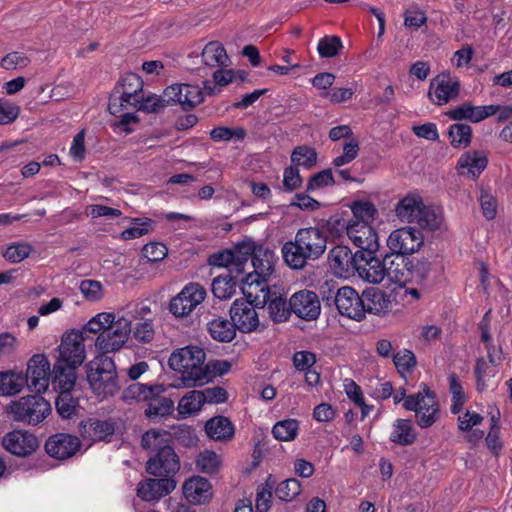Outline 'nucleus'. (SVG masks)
Here are the masks:
<instances>
[{
	"label": "nucleus",
	"instance_id": "obj_1",
	"mask_svg": "<svg viewBox=\"0 0 512 512\" xmlns=\"http://www.w3.org/2000/svg\"><path fill=\"white\" fill-rule=\"evenodd\" d=\"M75 333H65L58 347V356L51 370L50 380L55 391L73 390L77 368L85 360V345Z\"/></svg>",
	"mask_w": 512,
	"mask_h": 512
},
{
	"label": "nucleus",
	"instance_id": "obj_2",
	"mask_svg": "<svg viewBox=\"0 0 512 512\" xmlns=\"http://www.w3.org/2000/svg\"><path fill=\"white\" fill-rule=\"evenodd\" d=\"M326 248V234L319 227H307L299 229L293 240L285 242L281 253L291 269L302 270L309 262L318 260Z\"/></svg>",
	"mask_w": 512,
	"mask_h": 512
},
{
	"label": "nucleus",
	"instance_id": "obj_3",
	"mask_svg": "<svg viewBox=\"0 0 512 512\" xmlns=\"http://www.w3.org/2000/svg\"><path fill=\"white\" fill-rule=\"evenodd\" d=\"M170 442V435L166 431L149 430L143 434L142 447L155 451V455L146 463L149 474L173 478L179 471L180 460Z\"/></svg>",
	"mask_w": 512,
	"mask_h": 512
},
{
	"label": "nucleus",
	"instance_id": "obj_4",
	"mask_svg": "<svg viewBox=\"0 0 512 512\" xmlns=\"http://www.w3.org/2000/svg\"><path fill=\"white\" fill-rule=\"evenodd\" d=\"M240 254L246 258V264L251 258L253 271L243 277V285L249 289H257L267 285V278L274 272L275 264L278 261L274 250L262 244H257L251 238H245L238 247Z\"/></svg>",
	"mask_w": 512,
	"mask_h": 512
},
{
	"label": "nucleus",
	"instance_id": "obj_5",
	"mask_svg": "<svg viewBox=\"0 0 512 512\" xmlns=\"http://www.w3.org/2000/svg\"><path fill=\"white\" fill-rule=\"evenodd\" d=\"M205 360L206 352L203 348L188 345L172 352L168 364L172 370L181 374L186 387H196L199 386Z\"/></svg>",
	"mask_w": 512,
	"mask_h": 512
},
{
	"label": "nucleus",
	"instance_id": "obj_6",
	"mask_svg": "<svg viewBox=\"0 0 512 512\" xmlns=\"http://www.w3.org/2000/svg\"><path fill=\"white\" fill-rule=\"evenodd\" d=\"M404 409L413 411L417 417V425L426 429L436 423L439 417V403L436 393L425 384H420V390L409 395L403 403Z\"/></svg>",
	"mask_w": 512,
	"mask_h": 512
},
{
	"label": "nucleus",
	"instance_id": "obj_7",
	"mask_svg": "<svg viewBox=\"0 0 512 512\" xmlns=\"http://www.w3.org/2000/svg\"><path fill=\"white\" fill-rule=\"evenodd\" d=\"M27 395L12 401L7 413L16 422L36 426L51 413L50 403L41 395Z\"/></svg>",
	"mask_w": 512,
	"mask_h": 512
},
{
	"label": "nucleus",
	"instance_id": "obj_8",
	"mask_svg": "<svg viewBox=\"0 0 512 512\" xmlns=\"http://www.w3.org/2000/svg\"><path fill=\"white\" fill-rule=\"evenodd\" d=\"M95 365V368L90 367L87 375L92 390L101 398L114 396L120 389L114 361L109 357H102Z\"/></svg>",
	"mask_w": 512,
	"mask_h": 512
},
{
	"label": "nucleus",
	"instance_id": "obj_9",
	"mask_svg": "<svg viewBox=\"0 0 512 512\" xmlns=\"http://www.w3.org/2000/svg\"><path fill=\"white\" fill-rule=\"evenodd\" d=\"M243 294L247 299H236L230 307V317L237 330L251 333L259 330L260 320L256 312L255 291L243 285Z\"/></svg>",
	"mask_w": 512,
	"mask_h": 512
},
{
	"label": "nucleus",
	"instance_id": "obj_10",
	"mask_svg": "<svg viewBox=\"0 0 512 512\" xmlns=\"http://www.w3.org/2000/svg\"><path fill=\"white\" fill-rule=\"evenodd\" d=\"M254 290L255 305L259 308L267 306L269 316L275 323H281L289 319L292 313L290 300L287 301L285 295L276 286L270 288L267 284Z\"/></svg>",
	"mask_w": 512,
	"mask_h": 512
},
{
	"label": "nucleus",
	"instance_id": "obj_11",
	"mask_svg": "<svg viewBox=\"0 0 512 512\" xmlns=\"http://www.w3.org/2000/svg\"><path fill=\"white\" fill-rule=\"evenodd\" d=\"M423 244L420 230L404 227L394 230L387 239L390 251L396 254V259L402 264L408 259L405 256L417 252Z\"/></svg>",
	"mask_w": 512,
	"mask_h": 512
},
{
	"label": "nucleus",
	"instance_id": "obj_12",
	"mask_svg": "<svg viewBox=\"0 0 512 512\" xmlns=\"http://www.w3.org/2000/svg\"><path fill=\"white\" fill-rule=\"evenodd\" d=\"M132 332L131 321L122 317L97 336L96 347L103 354L119 351Z\"/></svg>",
	"mask_w": 512,
	"mask_h": 512
},
{
	"label": "nucleus",
	"instance_id": "obj_13",
	"mask_svg": "<svg viewBox=\"0 0 512 512\" xmlns=\"http://www.w3.org/2000/svg\"><path fill=\"white\" fill-rule=\"evenodd\" d=\"M206 297L205 288L199 283H188L169 303V311L176 317L188 316Z\"/></svg>",
	"mask_w": 512,
	"mask_h": 512
},
{
	"label": "nucleus",
	"instance_id": "obj_14",
	"mask_svg": "<svg viewBox=\"0 0 512 512\" xmlns=\"http://www.w3.org/2000/svg\"><path fill=\"white\" fill-rule=\"evenodd\" d=\"M362 259L360 252L352 253L349 247L337 245L328 252L327 262L335 276L349 278L357 272L358 262Z\"/></svg>",
	"mask_w": 512,
	"mask_h": 512
},
{
	"label": "nucleus",
	"instance_id": "obj_15",
	"mask_svg": "<svg viewBox=\"0 0 512 512\" xmlns=\"http://www.w3.org/2000/svg\"><path fill=\"white\" fill-rule=\"evenodd\" d=\"M51 366L45 354H34L27 363L26 373L23 378L27 379L25 386L33 392L43 393L48 389L50 383Z\"/></svg>",
	"mask_w": 512,
	"mask_h": 512
},
{
	"label": "nucleus",
	"instance_id": "obj_16",
	"mask_svg": "<svg viewBox=\"0 0 512 512\" xmlns=\"http://www.w3.org/2000/svg\"><path fill=\"white\" fill-rule=\"evenodd\" d=\"M138 104L139 98L137 97H125L124 94L112 92L109 98L108 111L111 115L120 119L114 125L123 127L126 133H130L132 129L127 126L131 122L139 121L135 114L138 111Z\"/></svg>",
	"mask_w": 512,
	"mask_h": 512
},
{
	"label": "nucleus",
	"instance_id": "obj_17",
	"mask_svg": "<svg viewBox=\"0 0 512 512\" xmlns=\"http://www.w3.org/2000/svg\"><path fill=\"white\" fill-rule=\"evenodd\" d=\"M460 82L451 77L449 72H442L430 81L428 98L438 106L445 105L458 97Z\"/></svg>",
	"mask_w": 512,
	"mask_h": 512
},
{
	"label": "nucleus",
	"instance_id": "obj_18",
	"mask_svg": "<svg viewBox=\"0 0 512 512\" xmlns=\"http://www.w3.org/2000/svg\"><path fill=\"white\" fill-rule=\"evenodd\" d=\"M362 261L358 262L357 272L369 283H381L391 267L386 268L389 258H381L379 250L360 252Z\"/></svg>",
	"mask_w": 512,
	"mask_h": 512
},
{
	"label": "nucleus",
	"instance_id": "obj_19",
	"mask_svg": "<svg viewBox=\"0 0 512 512\" xmlns=\"http://www.w3.org/2000/svg\"><path fill=\"white\" fill-rule=\"evenodd\" d=\"M2 446L10 454L17 457H27L39 447L38 438L28 431L13 430L2 438Z\"/></svg>",
	"mask_w": 512,
	"mask_h": 512
},
{
	"label": "nucleus",
	"instance_id": "obj_20",
	"mask_svg": "<svg viewBox=\"0 0 512 512\" xmlns=\"http://www.w3.org/2000/svg\"><path fill=\"white\" fill-rule=\"evenodd\" d=\"M290 309L298 318L313 321L320 315L321 303L315 292L304 289L291 296Z\"/></svg>",
	"mask_w": 512,
	"mask_h": 512
},
{
	"label": "nucleus",
	"instance_id": "obj_21",
	"mask_svg": "<svg viewBox=\"0 0 512 512\" xmlns=\"http://www.w3.org/2000/svg\"><path fill=\"white\" fill-rule=\"evenodd\" d=\"M81 448V441L77 436L68 433H56L45 442L47 454L58 460L73 457Z\"/></svg>",
	"mask_w": 512,
	"mask_h": 512
},
{
	"label": "nucleus",
	"instance_id": "obj_22",
	"mask_svg": "<svg viewBox=\"0 0 512 512\" xmlns=\"http://www.w3.org/2000/svg\"><path fill=\"white\" fill-rule=\"evenodd\" d=\"M334 299L335 306L341 315L356 321L364 318L362 295L360 296L354 288L344 286L337 289V296Z\"/></svg>",
	"mask_w": 512,
	"mask_h": 512
},
{
	"label": "nucleus",
	"instance_id": "obj_23",
	"mask_svg": "<svg viewBox=\"0 0 512 512\" xmlns=\"http://www.w3.org/2000/svg\"><path fill=\"white\" fill-rule=\"evenodd\" d=\"M176 488L174 478H146L137 485V496L146 502L158 501Z\"/></svg>",
	"mask_w": 512,
	"mask_h": 512
},
{
	"label": "nucleus",
	"instance_id": "obj_24",
	"mask_svg": "<svg viewBox=\"0 0 512 512\" xmlns=\"http://www.w3.org/2000/svg\"><path fill=\"white\" fill-rule=\"evenodd\" d=\"M498 109V105L474 106L471 102H464L445 112V115L453 121L469 120L472 123H478L495 115Z\"/></svg>",
	"mask_w": 512,
	"mask_h": 512
},
{
	"label": "nucleus",
	"instance_id": "obj_25",
	"mask_svg": "<svg viewBox=\"0 0 512 512\" xmlns=\"http://www.w3.org/2000/svg\"><path fill=\"white\" fill-rule=\"evenodd\" d=\"M240 245L241 241L237 242L232 249L222 250L210 255L208 263L211 266L227 268L226 273L237 275L244 274L246 258L238 251Z\"/></svg>",
	"mask_w": 512,
	"mask_h": 512
},
{
	"label": "nucleus",
	"instance_id": "obj_26",
	"mask_svg": "<svg viewBox=\"0 0 512 512\" xmlns=\"http://www.w3.org/2000/svg\"><path fill=\"white\" fill-rule=\"evenodd\" d=\"M115 432V424L112 420H100L87 418L79 423V433L85 440L93 442L105 441Z\"/></svg>",
	"mask_w": 512,
	"mask_h": 512
},
{
	"label": "nucleus",
	"instance_id": "obj_27",
	"mask_svg": "<svg viewBox=\"0 0 512 512\" xmlns=\"http://www.w3.org/2000/svg\"><path fill=\"white\" fill-rule=\"evenodd\" d=\"M348 237L359 248L357 252L378 250V235L371 224L351 223Z\"/></svg>",
	"mask_w": 512,
	"mask_h": 512
},
{
	"label": "nucleus",
	"instance_id": "obj_28",
	"mask_svg": "<svg viewBox=\"0 0 512 512\" xmlns=\"http://www.w3.org/2000/svg\"><path fill=\"white\" fill-rule=\"evenodd\" d=\"M185 499L195 505L208 502L212 496V485L208 479L201 476H192L187 479L182 487Z\"/></svg>",
	"mask_w": 512,
	"mask_h": 512
},
{
	"label": "nucleus",
	"instance_id": "obj_29",
	"mask_svg": "<svg viewBox=\"0 0 512 512\" xmlns=\"http://www.w3.org/2000/svg\"><path fill=\"white\" fill-rule=\"evenodd\" d=\"M487 165L488 158L484 152L471 150L460 156L456 168L460 175L476 180L486 169Z\"/></svg>",
	"mask_w": 512,
	"mask_h": 512
},
{
	"label": "nucleus",
	"instance_id": "obj_30",
	"mask_svg": "<svg viewBox=\"0 0 512 512\" xmlns=\"http://www.w3.org/2000/svg\"><path fill=\"white\" fill-rule=\"evenodd\" d=\"M403 268H405L408 276H410L408 280H415L418 282H423L428 279L432 273H440L443 269L440 261L436 258L430 260L425 257H413L411 259H407L403 264Z\"/></svg>",
	"mask_w": 512,
	"mask_h": 512
},
{
	"label": "nucleus",
	"instance_id": "obj_31",
	"mask_svg": "<svg viewBox=\"0 0 512 512\" xmlns=\"http://www.w3.org/2000/svg\"><path fill=\"white\" fill-rule=\"evenodd\" d=\"M364 314L385 315L392 310L391 296L380 288L372 287L363 291Z\"/></svg>",
	"mask_w": 512,
	"mask_h": 512
},
{
	"label": "nucleus",
	"instance_id": "obj_32",
	"mask_svg": "<svg viewBox=\"0 0 512 512\" xmlns=\"http://www.w3.org/2000/svg\"><path fill=\"white\" fill-rule=\"evenodd\" d=\"M205 431L215 441H229L234 437L235 427L229 418L216 416L206 422Z\"/></svg>",
	"mask_w": 512,
	"mask_h": 512
},
{
	"label": "nucleus",
	"instance_id": "obj_33",
	"mask_svg": "<svg viewBox=\"0 0 512 512\" xmlns=\"http://www.w3.org/2000/svg\"><path fill=\"white\" fill-rule=\"evenodd\" d=\"M390 442L398 446H410L417 440V433L410 419L398 418L392 425Z\"/></svg>",
	"mask_w": 512,
	"mask_h": 512
},
{
	"label": "nucleus",
	"instance_id": "obj_34",
	"mask_svg": "<svg viewBox=\"0 0 512 512\" xmlns=\"http://www.w3.org/2000/svg\"><path fill=\"white\" fill-rule=\"evenodd\" d=\"M200 56L202 64L208 68H223L229 62L226 50L219 41L207 43L202 49Z\"/></svg>",
	"mask_w": 512,
	"mask_h": 512
},
{
	"label": "nucleus",
	"instance_id": "obj_35",
	"mask_svg": "<svg viewBox=\"0 0 512 512\" xmlns=\"http://www.w3.org/2000/svg\"><path fill=\"white\" fill-rule=\"evenodd\" d=\"M115 315L113 313L102 312L92 317L82 328V330H71L69 333L78 334L81 338L80 343L84 345L85 338L90 335L100 334L114 323Z\"/></svg>",
	"mask_w": 512,
	"mask_h": 512
},
{
	"label": "nucleus",
	"instance_id": "obj_36",
	"mask_svg": "<svg viewBox=\"0 0 512 512\" xmlns=\"http://www.w3.org/2000/svg\"><path fill=\"white\" fill-rule=\"evenodd\" d=\"M236 327L233 321L221 316L213 318L207 323V332L210 337L218 342H231L236 336Z\"/></svg>",
	"mask_w": 512,
	"mask_h": 512
},
{
	"label": "nucleus",
	"instance_id": "obj_37",
	"mask_svg": "<svg viewBox=\"0 0 512 512\" xmlns=\"http://www.w3.org/2000/svg\"><path fill=\"white\" fill-rule=\"evenodd\" d=\"M423 201L420 196L408 194L396 206V215L403 222H416L421 213Z\"/></svg>",
	"mask_w": 512,
	"mask_h": 512
},
{
	"label": "nucleus",
	"instance_id": "obj_38",
	"mask_svg": "<svg viewBox=\"0 0 512 512\" xmlns=\"http://www.w3.org/2000/svg\"><path fill=\"white\" fill-rule=\"evenodd\" d=\"M164 391V386L161 384L133 383L124 390L123 399L125 401H148L154 396H160Z\"/></svg>",
	"mask_w": 512,
	"mask_h": 512
},
{
	"label": "nucleus",
	"instance_id": "obj_39",
	"mask_svg": "<svg viewBox=\"0 0 512 512\" xmlns=\"http://www.w3.org/2000/svg\"><path fill=\"white\" fill-rule=\"evenodd\" d=\"M27 384L22 371L7 370L0 372V396H13L20 393Z\"/></svg>",
	"mask_w": 512,
	"mask_h": 512
},
{
	"label": "nucleus",
	"instance_id": "obj_40",
	"mask_svg": "<svg viewBox=\"0 0 512 512\" xmlns=\"http://www.w3.org/2000/svg\"><path fill=\"white\" fill-rule=\"evenodd\" d=\"M239 276L237 274L224 273L215 277L211 284L214 296L221 300L231 298L235 293L238 282L243 279H239Z\"/></svg>",
	"mask_w": 512,
	"mask_h": 512
},
{
	"label": "nucleus",
	"instance_id": "obj_41",
	"mask_svg": "<svg viewBox=\"0 0 512 512\" xmlns=\"http://www.w3.org/2000/svg\"><path fill=\"white\" fill-rule=\"evenodd\" d=\"M231 368L232 364L228 360H205L199 386L213 382L215 378L228 374Z\"/></svg>",
	"mask_w": 512,
	"mask_h": 512
},
{
	"label": "nucleus",
	"instance_id": "obj_42",
	"mask_svg": "<svg viewBox=\"0 0 512 512\" xmlns=\"http://www.w3.org/2000/svg\"><path fill=\"white\" fill-rule=\"evenodd\" d=\"M113 92L124 94L125 97L139 98L144 92L143 81L141 77L135 73H126L119 79Z\"/></svg>",
	"mask_w": 512,
	"mask_h": 512
},
{
	"label": "nucleus",
	"instance_id": "obj_43",
	"mask_svg": "<svg viewBox=\"0 0 512 512\" xmlns=\"http://www.w3.org/2000/svg\"><path fill=\"white\" fill-rule=\"evenodd\" d=\"M448 139L453 148L465 149L472 141V128L465 123H455L449 126Z\"/></svg>",
	"mask_w": 512,
	"mask_h": 512
},
{
	"label": "nucleus",
	"instance_id": "obj_44",
	"mask_svg": "<svg viewBox=\"0 0 512 512\" xmlns=\"http://www.w3.org/2000/svg\"><path fill=\"white\" fill-rule=\"evenodd\" d=\"M145 416L150 420L160 419L170 415L174 409V402L168 397L154 396L148 400Z\"/></svg>",
	"mask_w": 512,
	"mask_h": 512
},
{
	"label": "nucleus",
	"instance_id": "obj_45",
	"mask_svg": "<svg viewBox=\"0 0 512 512\" xmlns=\"http://www.w3.org/2000/svg\"><path fill=\"white\" fill-rule=\"evenodd\" d=\"M449 392L451 394L450 410L452 414H459L466 403L468 397L464 388L455 373H450L448 376Z\"/></svg>",
	"mask_w": 512,
	"mask_h": 512
},
{
	"label": "nucleus",
	"instance_id": "obj_46",
	"mask_svg": "<svg viewBox=\"0 0 512 512\" xmlns=\"http://www.w3.org/2000/svg\"><path fill=\"white\" fill-rule=\"evenodd\" d=\"M58 396L55 400V407L58 414L64 419L72 418L79 407V401L73 397L72 390L57 391Z\"/></svg>",
	"mask_w": 512,
	"mask_h": 512
},
{
	"label": "nucleus",
	"instance_id": "obj_47",
	"mask_svg": "<svg viewBox=\"0 0 512 512\" xmlns=\"http://www.w3.org/2000/svg\"><path fill=\"white\" fill-rule=\"evenodd\" d=\"M352 223L372 224L377 216V209L370 201H355L351 205Z\"/></svg>",
	"mask_w": 512,
	"mask_h": 512
},
{
	"label": "nucleus",
	"instance_id": "obj_48",
	"mask_svg": "<svg viewBox=\"0 0 512 512\" xmlns=\"http://www.w3.org/2000/svg\"><path fill=\"white\" fill-rule=\"evenodd\" d=\"M204 404L202 391L192 390L179 400L177 409L183 416L192 415L199 412Z\"/></svg>",
	"mask_w": 512,
	"mask_h": 512
},
{
	"label": "nucleus",
	"instance_id": "obj_49",
	"mask_svg": "<svg viewBox=\"0 0 512 512\" xmlns=\"http://www.w3.org/2000/svg\"><path fill=\"white\" fill-rule=\"evenodd\" d=\"M317 151L308 145H300L293 149L291 153V162L296 166H302L305 169H311L317 163Z\"/></svg>",
	"mask_w": 512,
	"mask_h": 512
},
{
	"label": "nucleus",
	"instance_id": "obj_50",
	"mask_svg": "<svg viewBox=\"0 0 512 512\" xmlns=\"http://www.w3.org/2000/svg\"><path fill=\"white\" fill-rule=\"evenodd\" d=\"M299 431V421L296 419H284L276 422L272 428V434L279 441L294 440Z\"/></svg>",
	"mask_w": 512,
	"mask_h": 512
},
{
	"label": "nucleus",
	"instance_id": "obj_51",
	"mask_svg": "<svg viewBox=\"0 0 512 512\" xmlns=\"http://www.w3.org/2000/svg\"><path fill=\"white\" fill-rule=\"evenodd\" d=\"M343 48L342 40L336 35L322 37L317 45V51L321 58H333L339 55Z\"/></svg>",
	"mask_w": 512,
	"mask_h": 512
},
{
	"label": "nucleus",
	"instance_id": "obj_52",
	"mask_svg": "<svg viewBox=\"0 0 512 512\" xmlns=\"http://www.w3.org/2000/svg\"><path fill=\"white\" fill-rule=\"evenodd\" d=\"M392 360L401 376L412 373L417 364L415 354L408 349L399 350L393 355Z\"/></svg>",
	"mask_w": 512,
	"mask_h": 512
},
{
	"label": "nucleus",
	"instance_id": "obj_53",
	"mask_svg": "<svg viewBox=\"0 0 512 512\" xmlns=\"http://www.w3.org/2000/svg\"><path fill=\"white\" fill-rule=\"evenodd\" d=\"M301 488L302 486L299 480L289 478L277 485L275 495L282 501L290 502L301 493Z\"/></svg>",
	"mask_w": 512,
	"mask_h": 512
},
{
	"label": "nucleus",
	"instance_id": "obj_54",
	"mask_svg": "<svg viewBox=\"0 0 512 512\" xmlns=\"http://www.w3.org/2000/svg\"><path fill=\"white\" fill-rule=\"evenodd\" d=\"M196 467L206 474H214L219 470L221 461L217 453L211 450L201 452L196 458Z\"/></svg>",
	"mask_w": 512,
	"mask_h": 512
},
{
	"label": "nucleus",
	"instance_id": "obj_55",
	"mask_svg": "<svg viewBox=\"0 0 512 512\" xmlns=\"http://www.w3.org/2000/svg\"><path fill=\"white\" fill-rule=\"evenodd\" d=\"M133 227L127 228L122 231L121 238L123 240H132L140 238L149 232V229L154 225V220L151 218H133Z\"/></svg>",
	"mask_w": 512,
	"mask_h": 512
},
{
	"label": "nucleus",
	"instance_id": "obj_56",
	"mask_svg": "<svg viewBox=\"0 0 512 512\" xmlns=\"http://www.w3.org/2000/svg\"><path fill=\"white\" fill-rule=\"evenodd\" d=\"M245 136L246 131L241 127L230 128L226 126H218L210 131V137L215 142L230 141L233 138L243 140Z\"/></svg>",
	"mask_w": 512,
	"mask_h": 512
},
{
	"label": "nucleus",
	"instance_id": "obj_57",
	"mask_svg": "<svg viewBox=\"0 0 512 512\" xmlns=\"http://www.w3.org/2000/svg\"><path fill=\"white\" fill-rule=\"evenodd\" d=\"M416 223L421 227L435 230L441 224V215L435 208L427 207L422 204L421 213L416 219Z\"/></svg>",
	"mask_w": 512,
	"mask_h": 512
},
{
	"label": "nucleus",
	"instance_id": "obj_58",
	"mask_svg": "<svg viewBox=\"0 0 512 512\" xmlns=\"http://www.w3.org/2000/svg\"><path fill=\"white\" fill-rule=\"evenodd\" d=\"M32 250L28 243H14L6 248L3 257L11 263H19L28 258Z\"/></svg>",
	"mask_w": 512,
	"mask_h": 512
},
{
	"label": "nucleus",
	"instance_id": "obj_59",
	"mask_svg": "<svg viewBox=\"0 0 512 512\" xmlns=\"http://www.w3.org/2000/svg\"><path fill=\"white\" fill-rule=\"evenodd\" d=\"M204 101V92L198 85L185 84L182 109L188 111Z\"/></svg>",
	"mask_w": 512,
	"mask_h": 512
},
{
	"label": "nucleus",
	"instance_id": "obj_60",
	"mask_svg": "<svg viewBox=\"0 0 512 512\" xmlns=\"http://www.w3.org/2000/svg\"><path fill=\"white\" fill-rule=\"evenodd\" d=\"M165 107L162 96H157L155 94L146 95L143 92L139 97L138 111L145 113H158Z\"/></svg>",
	"mask_w": 512,
	"mask_h": 512
},
{
	"label": "nucleus",
	"instance_id": "obj_61",
	"mask_svg": "<svg viewBox=\"0 0 512 512\" xmlns=\"http://www.w3.org/2000/svg\"><path fill=\"white\" fill-rule=\"evenodd\" d=\"M335 179L331 168L324 169L312 175L307 183V191H315L320 188L334 185Z\"/></svg>",
	"mask_w": 512,
	"mask_h": 512
},
{
	"label": "nucleus",
	"instance_id": "obj_62",
	"mask_svg": "<svg viewBox=\"0 0 512 512\" xmlns=\"http://www.w3.org/2000/svg\"><path fill=\"white\" fill-rule=\"evenodd\" d=\"M381 258H389L386 268L391 267V270L387 271V277L395 281H408V277H405L403 264L400 260L396 259V254L391 251L389 254L380 253Z\"/></svg>",
	"mask_w": 512,
	"mask_h": 512
},
{
	"label": "nucleus",
	"instance_id": "obj_63",
	"mask_svg": "<svg viewBox=\"0 0 512 512\" xmlns=\"http://www.w3.org/2000/svg\"><path fill=\"white\" fill-rule=\"evenodd\" d=\"M20 114V107L11 101L0 98V125L13 123Z\"/></svg>",
	"mask_w": 512,
	"mask_h": 512
},
{
	"label": "nucleus",
	"instance_id": "obj_64",
	"mask_svg": "<svg viewBox=\"0 0 512 512\" xmlns=\"http://www.w3.org/2000/svg\"><path fill=\"white\" fill-rule=\"evenodd\" d=\"M142 252L149 262L155 263L167 256L168 249L161 242H150L143 246Z\"/></svg>",
	"mask_w": 512,
	"mask_h": 512
}]
</instances>
